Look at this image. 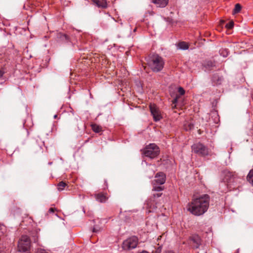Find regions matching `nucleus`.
<instances>
[{
	"label": "nucleus",
	"mask_w": 253,
	"mask_h": 253,
	"mask_svg": "<svg viewBox=\"0 0 253 253\" xmlns=\"http://www.w3.org/2000/svg\"><path fill=\"white\" fill-rule=\"evenodd\" d=\"M219 52L220 55L224 57H227L229 53V51L226 48L221 49Z\"/></svg>",
	"instance_id": "nucleus-20"
},
{
	"label": "nucleus",
	"mask_w": 253,
	"mask_h": 253,
	"mask_svg": "<svg viewBox=\"0 0 253 253\" xmlns=\"http://www.w3.org/2000/svg\"><path fill=\"white\" fill-rule=\"evenodd\" d=\"M138 243V239L135 236H132L125 240L122 244L124 250L128 251L135 248Z\"/></svg>",
	"instance_id": "nucleus-5"
},
{
	"label": "nucleus",
	"mask_w": 253,
	"mask_h": 253,
	"mask_svg": "<svg viewBox=\"0 0 253 253\" xmlns=\"http://www.w3.org/2000/svg\"><path fill=\"white\" fill-rule=\"evenodd\" d=\"M31 247V240L26 235L21 236L18 242V251L21 253H28Z\"/></svg>",
	"instance_id": "nucleus-3"
},
{
	"label": "nucleus",
	"mask_w": 253,
	"mask_h": 253,
	"mask_svg": "<svg viewBox=\"0 0 253 253\" xmlns=\"http://www.w3.org/2000/svg\"><path fill=\"white\" fill-rule=\"evenodd\" d=\"M247 179L248 181L253 185V170L250 171L247 175Z\"/></svg>",
	"instance_id": "nucleus-17"
},
{
	"label": "nucleus",
	"mask_w": 253,
	"mask_h": 253,
	"mask_svg": "<svg viewBox=\"0 0 253 253\" xmlns=\"http://www.w3.org/2000/svg\"><path fill=\"white\" fill-rule=\"evenodd\" d=\"M163 253H174L172 251H166Z\"/></svg>",
	"instance_id": "nucleus-34"
},
{
	"label": "nucleus",
	"mask_w": 253,
	"mask_h": 253,
	"mask_svg": "<svg viewBox=\"0 0 253 253\" xmlns=\"http://www.w3.org/2000/svg\"><path fill=\"white\" fill-rule=\"evenodd\" d=\"M0 253H4V252H0Z\"/></svg>",
	"instance_id": "nucleus-36"
},
{
	"label": "nucleus",
	"mask_w": 253,
	"mask_h": 253,
	"mask_svg": "<svg viewBox=\"0 0 253 253\" xmlns=\"http://www.w3.org/2000/svg\"><path fill=\"white\" fill-rule=\"evenodd\" d=\"M99 7L106 8L107 4L105 0H91Z\"/></svg>",
	"instance_id": "nucleus-11"
},
{
	"label": "nucleus",
	"mask_w": 253,
	"mask_h": 253,
	"mask_svg": "<svg viewBox=\"0 0 253 253\" xmlns=\"http://www.w3.org/2000/svg\"><path fill=\"white\" fill-rule=\"evenodd\" d=\"M95 198L97 201L101 203L105 202L107 199L106 196L102 193L96 195Z\"/></svg>",
	"instance_id": "nucleus-14"
},
{
	"label": "nucleus",
	"mask_w": 253,
	"mask_h": 253,
	"mask_svg": "<svg viewBox=\"0 0 253 253\" xmlns=\"http://www.w3.org/2000/svg\"><path fill=\"white\" fill-rule=\"evenodd\" d=\"M4 74V72L0 69V77H1Z\"/></svg>",
	"instance_id": "nucleus-33"
},
{
	"label": "nucleus",
	"mask_w": 253,
	"mask_h": 253,
	"mask_svg": "<svg viewBox=\"0 0 253 253\" xmlns=\"http://www.w3.org/2000/svg\"><path fill=\"white\" fill-rule=\"evenodd\" d=\"M152 2L157 7L164 8L168 5L169 0H152Z\"/></svg>",
	"instance_id": "nucleus-10"
},
{
	"label": "nucleus",
	"mask_w": 253,
	"mask_h": 253,
	"mask_svg": "<svg viewBox=\"0 0 253 253\" xmlns=\"http://www.w3.org/2000/svg\"><path fill=\"white\" fill-rule=\"evenodd\" d=\"M6 227L3 225L0 224V237L6 232Z\"/></svg>",
	"instance_id": "nucleus-23"
},
{
	"label": "nucleus",
	"mask_w": 253,
	"mask_h": 253,
	"mask_svg": "<svg viewBox=\"0 0 253 253\" xmlns=\"http://www.w3.org/2000/svg\"><path fill=\"white\" fill-rule=\"evenodd\" d=\"M192 150L195 153L201 156H205L209 154L208 149L200 143L193 144L192 146Z\"/></svg>",
	"instance_id": "nucleus-6"
},
{
	"label": "nucleus",
	"mask_w": 253,
	"mask_h": 253,
	"mask_svg": "<svg viewBox=\"0 0 253 253\" xmlns=\"http://www.w3.org/2000/svg\"><path fill=\"white\" fill-rule=\"evenodd\" d=\"M178 92L179 94L181 95H184L185 93V90L182 87H179L178 88Z\"/></svg>",
	"instance_id": "nucleus-26"
},
{
	"label": "nucleus",
	"mask_w": 253,
	"mask_h": 253,
	"mask_svg": "<svg viewBox=\"0 0 253 253\" xmlns=\"http://www.w3.org/2000/svg\"><path fill=\"white\" fill-rule=\"evenodd\" d=\"M189 129H191V128H192V127H193V125H192L190 124V125H189Z\"/></svg>",
	"instance_id": "nucleus-35"
},
{
	"label": "nucleus",
	"mask_w": 253,
	"mask_h": 253,
	"mask_svg": "<svg viewBox=\"0 0 253 253\" xmlns=\"http://www.w3.org/2000/svg\"><path fill=\"white\" fill-rule=\"evenodd\" d=\"M58 38L61 40L63 42H67L69 40L68 37L65 35L62 34H59L58 36Z\"/></svg>",
	"instance_id": "nucleus-19"
},
{
	"label": "nucleus",
	"mask_w": 253,
	"mask_h": 253,
	"mask_svg": "<svg viewBox=\"0 0 253 253\" xmlns=\"http://www.w3.org/2000/svg\"><path fill=\"white\" fill-rule=\"evenodd\" d=\"M57 186L58 190L61 191L63 190L65 187L66 186V184L64 182L61 181L58 184Z\"/></svg>",
	"instance_id": "nucleus-21"
},
{
	"label": "nucleus",
	"mask_w": 253,
	"mask_h": 253,
	"mask_svg": "<svg viewBox=\"0 0 253 253\" xmlns=\"http://www.w3.org/2000/svg\"><path fill=\"white\" fill-rule=\"evenodd\" d=\"M143 153L146 157L153 159L159 155V148L155 144H150L146 146Z\"/></svg>",
	"instance_id": "nucleus-4"
},
{
	"label": "nucleus",
	"mask_w": 253,
	"mask_h": 253,
	"mask_svg": "<svg viewBox=\"0 0 253 253\" xmlns=\"http://www.w3.org/2000/svg\"><path fill=\"white\" fill-rule=\"evenodd\" d=\"M101 230V228L98 227H94L92 231L93 232H98Z\"/></svg>",
	"instance_id": "nucleus-27"
},
{
	"label": "nucleus",
	"mask_w": 253,
	"mask_h": 253,
	"mask_svg": "<svg viewBox=\"0 0 253 253\" xmlns=\"http://www.w3.org/2000/svg\"><path fill=\"white\" fill-rule=\"evenodd\" d=\"M150 110L155 122L160 121L162 119L161 112L159 108L154 104H150L149 105Z\"/></svg>",
	"instance_id": "nucleus-7"
},
{
	"label": "nucleus",
	"mask_w": 253,
	"mask_h": 253,
	"mask_svg": "<svg viewBox=\"0 0 253 253\" xmlns=\"http://www.w3.org/2000/svg\"><path fill=\"white\" fill-rule=\"evenodd\" d=\"M233 26H234V22L233 21H231L230 22H229V23H228L227 24H226L225 27L228 28V29H231L233 27Z\"/></svg>",
	"instance_id": "nucleus-25"
},
{
	"label": "nucleus",
	"mask_w": 253,
	"mask_h": 253,
	"mask_svg": "<svg viewBox=\"0 0 253 253\" xmlns=\"http://www.w3.org/2000/svg\"><path fill=\"white\" fill-rule=\"evenodd\" d=\"M56 117H57V115H55V116H54V118H56Z\"/></svg>",
	"instance_id": "nucleus-37"
},
{
	"label": "nucleus",
	"mask_w": 253,
	"mask_h": 253,
	"mask_svg": "<svg viewBox=\"0 0 253 253\" xmlns=\"http://www.w3.org/2000/svg\"><path fill=\"white\" fill-rule=\"evenodd\" d=\"M92 130L95 132H99L102 131V128L100 126L96 124L91 125Z\"/></svg>",
	"instance_id": "nucleus-18"
},
{
	"label": "nucleus",
	"mask_w": 253,
	"mask_h": 253,
	"mask_svg": "<svg viewBox=\"0 0 253 253\" xmlns=\"http://www.w3.org/2000/svg\"><path fill=\"white\" fill-rule=\"evenodd\" d=\"M162 248L161 246L158 247V248L155 250V253H161L162 252Z\"/></svg>",
	"instance_id": "nucleus-28"
},
{
	"label": "nucleus",
	"mask_w": 253,
	"mask_h": 253,
	"mask_svg": "<svg viewBox=\"0 0 253 253\" xmlns=\"http://www.w3.org/2000/svg\"><path fill=\"white\" fill-rule=\"evenodd\" d=\"M178 101V97L176 96L172 101V103L175 104Z\"/></svg>",
	"instance_id": "nucleus-32"
},
{
	"label": "nucleus",
	"mask_w": 253,
	"mask_h": 253,
	"mask_svg": "<svg viewBox=\"0 0 253 253\" xmlns=\"http://www.w3.org/2000/svg\"><path fill=\"white\" fill-rule=\"evenodd\" d=\"M241 9V6L240 4L237 3L235 6V8L233 10V13H238Z\"/></svg>",
	"instance_id": "nucleus-24"
},
{
	"label": "nucleus",
	"mask_w": 253,
	"mask_h": 253,
	"mask_svg": "<svg viewBox=\"0 0 253 253\" xmlns=\"http://www.w3.org/2000/svg\"><path fill=\"white\" fill-rule=\"evenodd\" d=\"M222 79L218 75H214L212 77V81L216 84H220Z\"/></svg>",
	"instance_id": "nucleus-16"
},
{
	"label": "nucleus",
	"mask_w": 253,
	"mask_h": 253,
	"mask_svg": "<svg viewBox=\"0 0 253 253\" xmlns=\"http://www.w3.org/2000/svg\"><path fill=\"white\" fill-rule=\"evenodd\" d=\"M162 193H158V194H154L153 195V197L154 198H156V197H160L162 196Z\"/></svg>",
	"instance_id": "nucleus-29"
},
{
	"label": "nucleus",
	"mask_w": 253,
	"mask_h": 253,
	"mask_svg": "<svg viewBox=\"0 0 253 253\" xmlns=\"http://www.w3.org/2000/svg\"><path fill=\"white\" fill-rule=\"evenodd\" d=\"M158 185H153V191H161L164 189V186H158Z\"/></svg>",
	"instance_id": "nucleus-22"
},
{
	"label": "nucleus",
	"mask_w": 253,
	"mask_h": 253,
	"mask_svg": "<svg viewBox=\"0 0 253 253\" xmlns=\"http://www.w3.org/2000/svg\"><path fill=\"white\" fill-rule=\"evenodd\" d=\"M204 67L208 70H211L215 66V63L211 60H207L203 63Z\"/></svg>",
	"instance_id": "nucleus-12"
},
{
	"label": "nucleus",
	"mask_w": 253,
	"mask_h": 253,
	"mask_svg": "<svg viewBox=\"0 0 253 253\" xmlns=\"http://www.w3.org/2000/svg\"><path fill=\"white\" fill-rule=\"evenodd\" d=\"M166 175L163 172H158L155 176V179L152 182V184L155 185H162L166 182Z\"/></svg>",
	"instance_id": "nucleus-8"
},
{
	"label": "nucleus",
	"mask_w": 253,
	"mask_h": 253,
	"mask_svg": "<svg viewBox=\"0 0 253 253\" xmlns=\"http://www.w3.org/2000/svg\"><path fill=\"white\" fill-rule=\"evenodd\" d=\"M36 253H47L46 252H45L44 250H38Z\"/></svg>",
	"instance_id": "nucleus-30"
},
{
	"label": "nucleus",
	"mask_w": 253,
	"mask_h": 253,
	"mask_svg": "<svg viewBox=\"0 0 253 253\" xmlns=\"http://www.w3.org/2000/svg\"><path fill=\"white\" fill-rule=\"evenodd\" d=\"M210 196L204 194L199 197H194L188 205L187 210L192 214L199 216L204 214L209 206Z\"/></svg>",
	"instance_id": "nucleus-1"
},
{
	"label": "nucleus",
	"mask_w": 253,
	"mask_h": 253,
	"mask_svg": "<svg viewBox=\"0 0 253 253\" xmlns=\"http://www.w3.org/2000/svg\"><path fill=\"white\" fill-rule=\"evenodd\" d=\"M147 62L149 67L155 72L161 71L163 69L165 64L162 57L157 54L150 56Z\"/></svg>",
	"instance_id": "nucleus-2"
},
{
	"label": "nucleus",
	"mask_w": 253,
	"mask_h": 253,
	"mask_svg": "<svg viewBox=\"0 0 253 253\" xmlns=\"http://www.w3.org/2000/svg\"><path fill=\"white\" fill-rule=\"evenodd\" d=\"M224 180L225 181L230 183L234 181L236 174L235 173L227 170L224 171Z\"/></svg>",
	"instance_id": "nucleus-9"
},
{
	"label": "nucleus",
	"mask_w": 253,
	"mask_h": 253,
	"mask_svg": "<svg viewBox=\"0 0 253 253\" xmlns=\"http://www.w3.org/2000/svg\"><path fill=\"white\" fill-rule=\"evenodd\" d=\"M177 47L179 49L185 50L189 48L188 44L185 42H181L177 44Z\"/></svg>",
	"instance_id": "nucleus-15"
},
{
	"label": "nucleus",
	"mask_w": 253,
	"mask_h": 253,
	"mask_svg": "<svg viewBox=\"0 0 253 253\" xmlns=\"http://www.w3.org/2000/svg\"><path fill=\"white\" fill-rule=\"evenodd\" d=\"M56 209H54V208H50L49 209V211H48L49 212H54L55 211H56Z\"/></svg>",
	"instance_id": "nucleus-31"
},
{
	"label": "nucleus",
	"mask_w": 253,
	"mask_h": 253,
	"mask_svg": "<svg viewBox=\"0 0 253 253\" xmlns=\"http://www.w3.org/2000/svg\"><path fill=\"white\" fill-rule=\"evenodd\" d=\"M192 240L195 244L194 247L198 248L201 244V239L198 235L193 236L192 237Z\"/></svg>",
	"instance_id": "nucleus-13"
}]
</instances>
